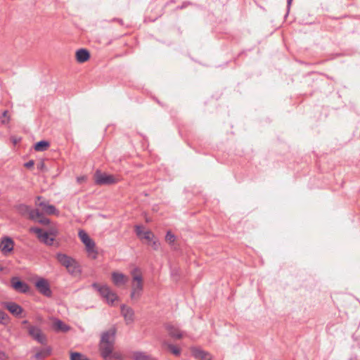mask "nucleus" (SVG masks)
Returning a JSON list of instances; mask_svg holds the SVG:
<instances>
[{"instance_id": "1", "label": "nucleus", "mask_w": 360, "mask_h": 360, "mask_svg": "<svg viewBox=\"0 0 360 360\" xmlns=\"http://www.w3.org/2000/svg\"><path fill=\"white\" fill-rule=\"evenodd\" d=\"M116 335V328H110L109 330L103 332L101 336L99 343V350L103 358L107 359L113 352L114 344Z\"/></svg>"}, {"instance_id": "2", "label": "nucleus", "mask_w": 360, "mask_h": 360, "mask_svg": "<svg viewBox=\"0 0 360 360\" xmlns=\"http://www.w3.org/2000/svg\"><path fill=\"white\" fill-rule=\"evenodd\" d=\"M56 258L58 262L73 276H77L82 273V268L79 262L73 257L64 253H57Z\"/></svg>"}, {"instance_id": "3", "label": "nucleus", "mask_w": 360, "mask_h": 360, "mask_svg": "<svg viewBox=\"0 0 360 360\" xmlns=\"http://www.w3.org/2000/svg\"><path fill=\"white\" fill-rule=\"evenodd\" d=\"M131 275L132 280L130 297L132 300H138L141 296L143 289L142 273L139 268L136 267L131 271Z\"/></svg>"}, {"instance_id": "4", "label": "nucleus", "mask_w": 360, "mask_h": 360, "mask_svg": "<svg viewBox=\"0 0 360 360\" xmlns=\"http://www.w3.org/2000/svg\"><path fill=\"white\" fill-rule=\"evenodd\" d=\"M92 287L96 290L101 296L105 300L108 304L112 305L118 299L117 295L107 285H100L96 283L92 284Z\"/></svg>"}, {"instance_id": "5", "label": "nucleus", "mask_w": 360, "mask_h": 360, "mask_svg": "<svg viewBox=\"0 0 360 360\" xmlns=\"http://www.w3.org/2000/svg\"><path fill=\"white\" fill-rule=\"evenodd\" d=\"M92 287L96 290L101 296L105 300L108 304L112 305L118 299L117 295L107 285H100L96 283L92 284Z\"/></svg>"}, {"instance_id": "6", "label": "nucleus", "mask_w": 360, "mask_h": 360, "mask_svg": "<svg viewBox=\"0 0 360 360\" xmlns=\"http://www.w3.org/2000/svg\"><path fill=\"white\" fill-rule=\"evenodd\" d=\"M92 287L96 290L101 296L105 300L108 304L112 305L118 299L117 295L107 285H100L96 283L92 284Z\"/></svg>"}, {"instance_id": "7", "label": "nucleus", "mask_w": 360, "mask_h": 360, "mask_svg": "<svg viewBox=\"0 0 360 360\" xmlns=\"http://www.w3.org/2000/svg\"><path fill=\"white\" fill-rule=\"evenodd\" d=\"M92 287L96 290L101 296L105 300L108 304L112 305L118 299L117 295L107 285H100L96 283L92 284Z\"/></svg>"}, {"instance_id": "8", "label": "nucleus", "mask_w": 360, "mask_h": 360, "mask_svg": "<svg viewBox=\"0 0 360 360\" xmlns=\"http://www.w3.org/2000/svg\"><path fill=\"white\" fill-rule=\"evenodd\" d=\"M28 335L37 342L46 345L47 338L39 326L29 324L27 327Z\"/></svg>"}, {"instance_id": "9", "label": "nucleus", "mask_w": 360, "mask_h": 360, "mask_svg": "<svg viewBox=\"0 0 360 360\" xmlns=\"http://www.w3.org/2000/svg\"><path fill=\"white\" fill-rule=\"evenodd\" d=\"M95 182L98 185H110L116 183L117 179L112 175L97 171L95 174Z\"/></svg>"}, {"instance_id": "10", "label": "nucleus", "mask_w": 360, "mask_h": 360, "mask_svg": "<svg viewBox=\"0 0 360 360\" xmlns=\"http://www.w3.org/2000/svg\"><path fill=\"white\" fill-rule=\"evenodd\" d=\"M30 231L34 233L39 240L47 245H51L55 240L53 237L49 236L48 232L44 231L40 228L32 227L30 229Z\"/></svg>"}, {"instance_id": "11", "label": "nucleus", "mask_w": 360, "mask_h": 360, "mask_svg": "<svg viewBox=\"0 0 360 360\" xmlns=\"http://www.w3.org/2000/svg\"><path fill=\"white\" fill-rule=\"evenodd\" d=\"M78 236L82 242L85 245L86 251L89 253H96L95 243L90 238L89 235L84 230H80L78 233Z\"/></svg>"}, {"instance_id": "12", "label": "nucleus", "mask_w": 360, "mask_h": 360, "mask_svg": "<svg viewBox=\"0 0 360 360\" xmlns=\"http://www.w3.org/2000/svg\"><path fill=\"white\" fill-rule=\"evenodd\" d=\"M35 287L37 290L44 296L51 297V290L50 288V285L47 280L40 278L35 282Z\"/></svg>"}, {"instance_id": "13", "label": "nucleus", "mask_w": 360, "mask_h": 360, "mask_svg": "<svg viewBox=\"0 0 360 360\" xmlns=\"http://www.w3.org/2000/svg\"><path fill=\"white\" fill-rule=\"evenodd\" d=\"M111 279L113 284L117 287L125 285L129 280L126 275L117 271H113L112 273Z\"/></svg>"}, {"instance_id": "14", "label": "nucleus", "mask_w": 360, "mask_h": 360, "mask_svg": "<svg viewBox=\"0 0 360 360\" xmlns=\"http://www.w3.org/2000/svg\"><path fill=\"white\" fill-rule=\"evenodd\" d=\"M4 305L10 313L15 316H20L23 311L22 308L19 304L13 302H5Z\"/></svg>"}, {"instance_id": "15", "label": "nucleus", "mask_w": 360, "mask_h": 360, "mask_svg": "<svg viewBox=\"0 0 360 360\" xmlns=\"http://www.w3.org/2000/svg\"><path fill=\"white\" fill-rule=\"evenodd\" d=\"M14 246V243L11 238L6 237L2 239L0 243V249L4 254L6 255L11 252Z\"/></svg>"}, {"instance_id": "16", "label": "nucleus", "mask_w": 360, "mask_h": 360, "mask_svg": "<svg viewBox=\"0 0 360 360\" xmlns=\"http://www.w3.org/2000/svg\"><path fill=\"white\" fill-rule=\"evenodd\" d=\"M121 313L124 316L125 321L127 324L131 323L134 321V310L124 304L121 307Z\"/></svg>"}, {"instance_id": "17", "label": "nucleus", "mask_w": 360, "mask_h": 360, "mask_svg": "<svg viewBox=\"0 0 360 360\" xmlns=\"http://www.w3.org/2000/svg\"><path fill=\"white\" fill-rule=\"evenodd\" d=\"M135 229L137 236L141 239L144 238L149 242L155 238L154 234L150 231H143L141 226H136Z\"/></svg>"}, {"instance_id": "18", "label": "nucleus", "mask_w": 360, "mask_h": 360, "mask_svg": "<svg viewBox=\"0 0 360 360\" xmlns=\"http://www.w3.org/2000/svg\"><path fill=\"white\" fill-rule=\"evenodd\" d=\"M191 352L195 359L199 360H211V355L200 348L193 347Z\"/></svg>"}, {"instance_id": "19", "label": "nucleus", "mask_w": 360, "mask_h": 360, "mask_svg": "<svg viewBox=\"0 0 360 360\" xmlns=\"http://www.w3.org/2000/svg\"><path fill=\"white\" fill-rule=\"evenodd\" d=\"M12 287L18 292L25 293L29 291V286L27 283L18 281L15 278L12 279Z\"/></svg>"}, {"instance_id": "20", "label": "nucleus", "mask_w": 360, "mask_h": 360, "mask_svg": "<svg viewBox=\"0 0 360 360\" xmlns=\"http://www.w3.org/2000/svg\"><path fill=\"white\" fill-rule=\"evenodd\" d=\"M38 206L41 207L43 210V211L49 215L54 214V215H58L59 212L57 210L55 206L52 205H49L46 203L45 202H40L37 204Z\"/></svg>"}, {"instance_id": "21", "label": "nucleus", "mask_w": 360, "mask_h": 360, "mask_svg": "<svg viewBox=\"0 0 360 360\" xmlns=\"http://www.w3.org/2000/svg\"><path fill=\"white\" fill-rule=\"evenodd\" d=\"M89 58L90 53L86 49H81L76 51V60L78 63H84L87 61Z\"/></svg>"}, {"instance_id": "22", "label": "nucleus", "mask_w": 360, "mask_h": 360, "mask_svg": "<svg viewBox=\"0 0 360 360\" xmlns=\"http://www.w3.org/2000/svg\"><path fill=\"white\" fill-rule=\"evenodd\" d=\"M166 329L171 337L176 339L181 338L182 333L179 330V329L177 327L174 326V325H172L170 323L167 324Z\"/></svg>"}, {"instance_id": "23", "label": "nucleus", "mask_w": 360, "mask_h": 360, "mask_svg": "<svg viewBox=\"0 0 360 360\" xmlns=\"http://www.w3.org/2000/svg\"><path fill=\"white\" fill-rule=\"evenodd\" d=\"M53 328L57 331H63V332H66V331L69 330V329H70V327L68 326L65 324L62 321H60L59 319H56L53 322Z\"/></svg>"}, {"instance_id": "24", "label": "nucleus", "mask_w": 360, "mask_h": 360, "mask_svg": "<svg viewBox=\"0 0 360 360\" xmlns=\"http://www.w3.org/2000/svg\"><path fill=\"white\" fill-rule=\"evenodd\" d=\"M133 358L134 360H155V359H153V357L143 352H134Z\"/></svg>"}, {"instance_id": "25", "label": "nucleus", "mask_w": 360, "mask_h": 360, "mask_svg": "<svg viewBox=\"0 0 360 360\" xmlns=\"http://www.w3.org/2000/svg\"><path fill=\"white\" fill-rule=\"evenodd\" d=\"M51 347H47L44 348V349H41L40 351L37 352L35 354L34 357L37 359H43V358H45V357L49 356L51 354Z\"/></svg>"}, {"instance_id": "26", "label": "nucleus", "mask_w": 360, "mask_h": 360, "mask_svg": "<svg viewBox=\"0 0 360 360\" xmlns=\"http://www.w3.org/2000/svg\"><path fill=\"white\" fill-rule=\"evenodd\" d=\"M162 344V347H167L171 351V352L175 356H179L181 354V349L176 346L169 344L166 341H163Z\"/></svg>"}, {"instance_id": "27", "label": "nucleus", "mask_w": 360, "mask_h": 360, "mask_svg": "<svg viewBox=\"0 0 360 360\" xmlns=\"http://www.w3.org/2000/svg\"><path fill=\"white\" fill-rule=\"evenodd\" d=\"M49 143L46 141H40L35 143L34 150L37 151H45L49 147Z\"/></svg>"}, {"instance_id": "28", "label": "nucleus", "mask_w": 360, "mask_h": 360, "mask_svg": "<svg viewBox=\"0 0 360 360\" xmlns=\"http://www.w3.org/2000/svg\"><path fill=\"white\" fill-rule=\"evenodd\" d=\"M17 210L18 212L22 214V215H26V214H28L29 215V213H30V207L26 205H23V204H21V205H19L18 206H17Z\"/></svg>"}, {"instance_id": "29", "label": "nucleus", "mask_w": 360, "mask_h": 360, "mask_svg": "<svg viewBox=\"0 0 360 360\" xmlns=\"http://www.w3.org/2000/svg\"><path fill=\"white\" fill-rule=\"evenodd\" d=\"M41 214H42L39 212V210H37V209L31 210L30 209V211L29 213V217H30V219H31L32 220H37L38 219H39L41 217Z\"/></svg>"}, {"instance_id": "30", "label": "nucleus", "mask_w": 360, "mask_h": 360, "mask_svg": "<svg viewBox=\"0 0 360 360\" xmlns=\"http://www.w3.org/2000/svg\"><path fill=\"white\" fill-rule=\"evenodd\" d=\"M71 360H89L86 356L79 352H72L70 355Z\"/></svg>"}, {"instance_id": "31", "label": "nucleus", "mask_w": 360, "mask_h": 360, "mask_svg": "<svg viewBox=\"0 0 360 360\" xmlns=\"http://www.w3.org/2000/svg\"><path fill=\"white\" fill-rule=\"evenodd\" d=\"M0 121L3 124H7L10 122V117L8 115V111L5 110L3 112L1 116L0 117Z\"/></svg>"}, {"instance_id": "32", "label": "nucleus", "mask_w": 360, "mask_h": 360, "mask_svg": "<svg viewBox=\"0 0 360 360\" xmlns=\"http://www.w3.org/2000/svg\"><path fill=\"white\" fill-rule=\"evenodd\" d=\"M165 240L169 244H173L176 240V237L170 231H168L165 236Z\"/></svg>"}, {"instance_id": "33", "label": "nucleus", "mask_w": 360, "mask_h": 360, "mask_svg": "<svg viewBox=\"0 0 360 360\" xmlns=\"http://www.w3.org/2000/svg\"><path fill=\"white\" fill-rule=\"evenodd\" d=\"M149 244L152 246V248L157 250L160 247V243L158 240H152L151 241L148 242Z\"/></svg>"}, {"instance_id": "34", "label": "nucleus", "mask_w": 360, "mask_h": 360, "mask_svg": "<svg viewBox=\"0 0 360 360\" xmlns=\"http://www.w3.org/2000/svg\"><path fill=\"white\" fill-rule=\"evenodd\" d=\"M37 221L42 224H49L50 223V220L48 218H46L41 215V217L37 219Z\"/></svg>"}, {"instance_id": "35", "label": "nucleus", "mask_w": 360, "mask_h": 360, "mask_svg": "<svg viewBox=\"0 0 360 360\" xmlns=\"http://www.w3.org/2000/svg\"><path fill=\"white\" fill-rule=\"evenodd\" d=\"M112 357L116 360H122V356L119 353H112Z\"/></svg>"}, {"instance_id": "36", "label": "nucleus", "mask_w": 360, "mask_h": 360, "mask_svg": "<svg viewBox=\"0 0 360 360\" xmlns=\"http://www.w3.org/2000/svg\"><path fill=\"white\" fill-rule=\"evenodd\" d=\"M8 359V356L6 354V352L0 351V360H7Z\"/></svg>"}, {"instance_id": "37", "label": "nucleus", "mask_w": 360, "mask_h": 360, "mask_svg": "<svg viewBox=\"0 0 360 360\" xmlns=\"http://www.w3.org/2000/svg\"><path fill=\"white\" fill-rule=\"evenodd\" d=\"M6 318H7V314L5 312L0 310V322H2Z\"/></svg>"}, {"instance_id": "38", "label": "nucleus", "mask_w": 360, "mask_h": 360, "mask_svg": "<svg viewBox=\"0 0 360 360\" xmlns=\"http://www.w3.org/2000/svg\"><path fill=\"white\" fill-rule=\"evenodd\" d=\"M34 160H30L25 164V167L27 168H31L34 166Z\"/></svg>"}, {"instance_id": "39", "label": "nucleus", "mask_w": 360, "mask_h": 360, "mask_svg": "<svg viewBox=\"0 0 360 360\" xmlns=\"http://www.w3.org/2000/svg\"><path fill=\"white\" fill-rule=\"evenodd\" d=\"M49 236L51 237L55 238V236L57 235V232L55 230H51L49 232H48Z\"/></svg>"}, {"instance_id": "40", "label": "nucleus", "mask_w": 360, "mask_h": 360, "mask_svg": "<svg viewBox=\"0 0 360 360\" xmlns=\"http://www.w3.org/2000/svg\"><path fill=\"white\" fill-rule=\"evenodd\" d=\"M22 323L24 324V325H27V326L30 324L28 321H27V320L22 321Z\"/></svg>"}, {"instance_id": "41", "label": "nucleus", "mask_w": 360, "mask_h": 360, "mask_svg": "<svg viewBox=\"0 0 360 360\" xmlns=\"http://www.w3.org/2000/svg\"><path fill=\"white\" fill-rule=\"evenodd\" d=\"M287 1H288V6H290V4H292V0H287Z\"/></svg>"}, {"instance_id": "42", "label": "nucleus", "mask_w": 360, "mask_h": 360, "mask_svg": "<svg viewBox=\"0 0 360 360\" xmlns=\"http://www.w3.org/2000/svg\"><path fill=\"white\" fill-rule=\"evenodd\" d=\"M37 199H38V200H40V199H41V197H40V196L37 197Z\"/></svg>"}]
</instances>
